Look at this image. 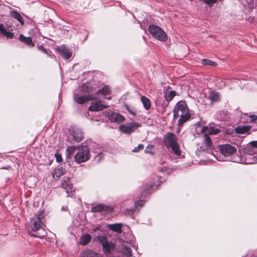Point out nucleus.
Instances as JSON below:
<instances>
[{
  "label": "nucleus",
  "mask_w": 257,
  "mask_h": 257,
  "mask_svg": "<svg viewBox=\"0 0 257 257\" xmlns=\"http://www.w3.org/2000/svg\"><path fill=\"white\" fill-rule=\"evenodd\" d=\"M108 226L111 230L117 233H120L122 231V224L121 223L109 224Z\"/></svg>",
  "instance_id": "28"
},
{
  "label": "nucleus",
  "mask_w": 257,
  "mask_h": 257,
  "mask_svg": "<svg viewBox=\"0 0 257 257\" xmlns=\"http://www.w3.org/2000/svg\"><path fill=\"white\" fill-rule=\"evenodd\" d=\"M100 227H101L100 225H98L95 228H93L92 230L93 231H95L96 230H100Z\"/></svg>",
  "instance_id": "45"
},
{
  "label": "nucleus",
  "mask_w": 257,
  "mask_h": 257,
  "mask_svg": "<svg viewBox=\"0 0 257 257\" xmlns=\"http://www.w3.org/2000/svg\"><path fill=\"white\" fill-rule=\"evenodd\" d=\"M0 33L8 39L12 38L14 36V34L11 33L9 31H8L5 28H4L3 24H0Z\"/></svg>",
  "instance_id": "21"
},
{
  "label": "nucleus",
  "mask_w": 257,
  "mask_h": 257,
  "mask_svg": "<svg viewBox=\"0 0 257 257\" xmlns=\"http://www.w3.org/2000/svg\"><path fill=\"white\" fill-rule=\"evenodd\" d=\"M112 207L102 204H98L91 208V212L93 213L100 212L105 211L107 213L111 212L113 211Z\"/></svg>",
  "instance_id": "10"
},
{
  "label": "nucleus",
  "mask_w": 257,
  "mask_h": 257,
  "mask_svg": "<svg viewBox=\"0 0 257 257\" xmlns=\"http://www.w3.org/2000/svg\"><path fill=\"white\" fill-rule=\"evenodd\" d=\"M81 91L83 92H89L91 91L90 84L88 82L84 83L81 87Z\"/></svg>",
  "instance_id": "32"
},
{
  "label": "nucleus",
  "mask_w": 257,
  "mask_h": 257,
  "mask_svg": "<svg viewBox=\"0 0 257 257\" xmlns=\"http://www.w3.org/2000/svg\"><path fill=\"white\" fill-rule=\"evenodd\" d=\"M144 204V202L143 200H140L136 202L135 204V208H132L130 210H127L125 211V213L127 214H134L136 212L139 211V207H142Z\"/></svg>",
  "instance_id": "17"
},
{
  "label": "nucleus",
  "mask_w": 257,
  "mask_h": 257,
  "mask_svg": "<svg viewBox=\"0 0 257 257\" xmlns=\"http://www.w3.org/2000/svg\"><path fill=\"white\" fill-rule=\"evenodd\" d=\"M57 52L66 60L70 58L72 55V51L65 45L59 47L57 49Z\"/></svg>",
  "instance_id": "12"
},
{
  "label": "nucleus",
  "mask_w": 257,
  "mask_h": 257,
  "mask_svg": "<svg viewBox=\"0 0 257 257\" xmlns=\"http://www.w3.org/2000/svg\"><path fill=\"white\" fill-rule=\"evenodd\" d=\"M19 40L27 44L29 46L33 47L34 44L32 42V39L31 37H26L24 35L21 34L19 36Z\"/></svg>",
  "instance_id": "24"
},
{
  "label": "nucleus",
  "mask_w": 257,
  "mask_h": 257,
  "mask_svg": "<svg viewBox=\"0 0 257 257\" xmlns=\"http://www.w3.org/2000/svg\"><path fill=\"white\" fill-rule=\"evenodd\" d=\"M71 131L72 140L76 142H79L82 140L83 134L82 131L78 128H72Z\"/></svg>",
  "instance_id": "14"
},
{
  "label": "nucleus",
  "mask_w": 257,
  "mask_h": 257,
  "mask_svg": "<svg viewBox=\"0 0 257 257\" xmlns=\"http://www.w3.org/2000/svg\"><path fill=\"white\" fill-rule=\"evenodd\" d=\"M217 0H203V2L209 7H211L217 2Z\"/></svg>",
  "instance_id": "36"
},
{
  "label": "nucleus",
  "mask_w": 257,
  "mask_h": 257,
  "mask_svg": "<svg viewBox=\"0 0 257 257\" xmlns=\"http://www.w3.org/2000/svg\"><path fill=\"white\" fill-rule=\"evenodd\" d=\"M209 98L212 101H216L219 99V94L218 92L212 91L210 93Z\"/></svg>",
  "instance_id": "33"
},
{
  "label": "nucleus",
  "mask_w": 257,
  "mask_h": 257,
  "mask_svg": "<svg viewBox=\"0 0 257 257\" xmlns=\"http://www.w3.org/2000/svg\"><path fill=\"white\" fill-rule=\"evenodd\" d=\"M73 98L74 101L77 103L83 104L87 101L95 99V97L94 96L90 94L79 95L76 93H74Z\"/></svg>",
  "instance_id": "11"
},
{
  "label": "nucleus",
  "mask_w": 257,
  "mask_h": 257,
  "mask_svg": "<svg viewBox=\"0 0 257 257\" xmlns=\"http://www.w3.org/2000/svg\"><path fill=\"white\" fill-rule=\"evenodd\" d=\"M127 109L131 114H133V115H136V112L135 110H132V109H130L129 108H127Z\"/></svg>",
  "instance_id": "43"
},
{
  "label": "nucleus",
  "mask_w": 257,
  "mask_h": 257,
  "mask_svg": "<svg viewBox=\"0 0 257 257\" xmlns=\"http://www.w3.org/2000/svg\"><path fill=\"white\" fill-rule=\"evenodd\" d=\"M203 137V143L206 149H209L212 147V141L209 135L205 133H201Z\"/></svg>",
  "instance_id": "19"
},
{
  "label": "nucleus",
  "mask_w": 257,
  "mask_h": 257,
  "mask_svg": "<svg viewBox=\"0 0 257 257\" xmlns=\"http://www.w3.org/2000/svg\"><path fill=\"white\" fill-rule=\"evenodd\" d=\"M229 161H231V162H233V161L231 160L230 159H229Z\"/></svg>",
  "instance_id": "46"
},
{
  "label": "nucleus",
  "mask_w": 257,
  "mask_h": 257,
  "mask_svg": "<svg viewBox=\"0 0 257 257\" xmlns=\"http://www.w3.org/2000/svg\"><path fill=\"white\" fill-rule=\"evenodd\" d=\"M97 240L102 246L103 253L105 254H110L115 249L114 244L107 240L104 235H100L97 237Z\"/></svg>",
  "instance_id": "5"
},
{
  "label": "nucleus",
  "mask_w": 257,
  "mask_h": 257,
  "mask_svg": "<svg viewBox=\"0 0 257 257\" xmlns=\"http://www.w3.org/2000/svg\"><path fill=\"white\" fill-rule=\"evenodd\" d=\"M153 148V146L152 145H149L148 146L146 150H145V152L147 153H150V154H153L152 152H151L149 149V148H151V149H152Z\"/></svg>",
  "instance_id": "40"
},
{
  "label": "nucleus",
  "mask_w": 257,
  "mask_h": 257,
  "mask_svg": "<svg viewBox=\"0 0 257 257\" xmlns=\"http://www.w3.org/2000/svg\"><path fill=\"white\" fill-rule=\"evenodd\" d=\"M90 149L88 146H81L77 148V152L74 156V161L80 164L89 160L90 158Z\"/></svg>",
  "instance_id": "4"
},
{
  "label": "nucleus",
  "mask_w": 257,
  "mask_h": 257,
  "mask_svg": "<svg viewBox=\"0 0 257 257\" xmlns=\"http://www.w3.org/2000/svg\"><path fill=\"white\" fill-rule=\"evenodd\" d=\"M105 115L111 122L120 123L124 120V117L119 113L110 111L103 112Z\"/></svg>",
  "instance_id": "9"
},
{
  "label": "nucleus",
  "mask_w": 257,
  "mask_h": 257,
  "mask_svg": "<svg viewBox=\"0 0 257 257\" xmlns=\"http://www.w3.org/2000/svg\"><path fill=\"white\" fill-rule=\"evenodd\" d=\"M45 217L44 211H39L31 219L29 234L31 236L43 238L46 235L47 231L45 229Z\"/></svg>",
  "instance_id": "1"
},
{
  "label": "nucleus",
  "mask_w": 257,
  "mask_h": 257,
  "mask_svg": "<svg viewBox=\"0 0 257 257\" xmlns=\"http://www.w3.org/2000/svg\"><path fill=\"white\" fill-rule=\"evenodd\" d=\"M144 148V145L143 144H139L137 147L135 148L133 150V152L137 153L140 150H143Z\"/></svg>",
  "instance_id": "38"
},
{
  "label": "nucleus",
  "mask_w": 257,
  "mask_h": 257,
  "mask_svg": "<svg viewBox=\"0 0 257 257\" xmlns=\"http://www.w3.org/2000/svg\"><path fill=\"white\" fill-rule=\"evenodd\" d=\"M148 30L150 34L157 39L162 41H165L167 40V36L165 32L157 25H150Z\"/></svg>",
  "instance_id": "6"
},
{
  "label": "nucleus",
  "mask_w": 257,
  "mask_h": 257,
  "mask_svg": "<svg viewBox=\"0 0 257 257\" xmlns=\"http://www.w3.org/2000/svg\"><path fill=\"white\" fill-rule=\"evenodd\" d=\"M141 99L144 108L146 110H149L151 106V103L150 99L145 96H142Z\"/></svg>",
  "instance_id": "26"
},
{
  "label": "nucleus",
  "mask_w": 257,
  "mask_h": 257,
  "mask_svg": "<svg viewBox=\"0 0 257 257\" xmlns=\"http://www.w3.org/2000/svg\"><path fill=\"white\" fill-rule=\"evenodd\" d=\"M249 117L251 118L252 121H255L257 120V116L255 115H250Z\"/></svg>",
  "instance_id": "41"
},
{
  "label": "nucleus",
  "mask_w": 257,
  "mask_h": 257,
  "mask_svg": "<svg viewBox=\"0 0 257 257\" xmlns=\"http://www.w3.org/2000/svg\"><path fill=\"white\" fill-rule=\"evenodd\" d=\"M107 106L103 104L100 100L93 101L88 109L92 111H98L106 108Z\"/></svg>",
  "instance_id": "13"
},
{
  "label": "nucleus",
  "mask_w": 257,
  "mask_h": 257,
  "mask_svg": "<svg viewBox=\"0 0 257 257\" xmlns=\"http://www.w3.org/2000/svg\"><path fill=\"white\" fill-rule=\"evenodd\" d=\"M39 49L42 50L44 53L48 54V51L47 49H45L43 47L40 46L39 47Z\"/></svg>",
  "instance_id": "42"
},
{
  "label": "nucleus",
  "mask_w": 257,
  "mask_h": 257,
  "mask_svg": "<svg viewBox=\"0 0 257 257\" xmlns=\"http://www.w3.org/2000/svg\"><path fill=\"white\" fill-rule=\"evenodd\" d=\"M64 174V170L63 168L61 167L59 168L56 169L53 172V178L54 179H59L61 176Z\"/></svg>",
  "instance_id": "27"
},
{
  "label": "nucleus",
  "mask_w": 257,
  "mask_h": 257,
  "mask_svg": "<svg viewBox=\"0 0 257 257\" xmlns=\"http://www.w3.org/2000/svg\"><path fill=\"white\" fill-rule=\"evenodd\" d=\"M247 151L249 155L257 153V141H251L249 144Z\"/></svg>",
  "instance_id": "20"
},
{
  "label": "nucleus",
  "mask_w": 257,
  "mask_h": 257,
  "mask_svg": "<svg viewBox=\"0 0 257 257\" xmlns=\"http://www.w3.org/2000/svg\"><path fill=\"white\" fill-rule=\"evenodd\" d=\"M219 150L224 157H228L234 154L236 151V149L230 145L225 144L220 146Z\"/></svg>",
  "instance_id": "8"
},
{
  "label": "nucleus",
  "mask_w": 257,
  "mask_h": 257,
  "mask_svg": "<svg viewBox=\"0 0 257 257\" xmlns=\"http://www.w3.org/2000/svg\"><path fill=\"white\" fill-rule=\"evenodd\" d=\"M76 149L75 146L69 147L66 150V157L70 158Z\"/></svg>",
  "instance_id": "34"
},
{
  "label": "nucleus",
  "mask_w": 257,
  "mask_h": 257,
  "mask_svg": "<svg viewBox=\"0 0 257 257\" xmlns=\"http://www.w3.org/2000/svg\"><path fill=\"white\" fill-rule=\"evenodd\" d=\"M203 64H207L212 66H216L217 65L216 62L211 61L210 60L205 59L203 61Z\"/></svg>",
  "instance_id": "37"
},
{
  "label": "nucleus",
  "mask_w": 257,
  "mask_h": 257,
  "mask_svg": "<svg viewBox=\"0 0 257 257\" xmlns=\"http://www.w3.org/2000/svg\"><path fill=\"white\" fill-rule=\"evenodd\" d=\"M80 257H101V255L94 251L87 249L80 253Z\"/></svg>",
  "instance_id": "16"
},
{
  "label": "nucleus",
  "mask_w": 257,
  "mask_h": 257,
  "mask_svg": "<svg viewBox=\"0 0 257 257\" xmlns=\"http://www.w3.org/2000/svg\"><path fill=\"white\" fill-rule=\"evenodd\" d=\"M176 95L175 91L171 90L170 91H167L164 94L165 98L167 101H170Z\"/></svg>",
  "instance_id": "30"
},
{
  "label": "nucleus",
  "mask_w": 257,
  "mask_h": 257,
  "mask_svg": "<svg viewBox=\"0 0 257 257\" xmlns=\"http://www.w3.org/2000/svg\"><path fill=\"white\" fill-rule=\"evenodd\" d=\"M61 186L68 193L71 192L72 190V184L70 183L69 178H65L62 180Z\"/></svg>",
  "instance_id": "18"
},
{
  "label": "nucleus",
  "mask_w": 257,
  "mask_h": 257,
  "mask_svg": "<svg viewBox=\"0 0 257 257\" xmlns=\"http://www.w3.org/2000/svg\"><path fill=\"white\" fill-rule=\"evenodd\" d=\"M141 126V124L140 123L132 122L121 125L118 128L120 131L124 134H131L136 128L140 127Z\"/></svg>",
  "instance_id": "7"
},
{
  "label": "nucleus",
  "mask_w": 257,
  "mask_h": 257,
  "mask_svg": "<svg viewBox=\"0 0 257 257\" xmlns=\"http://www.w3.org/2000/svg\"><path fill=\"white\" fill-rule=\"evenodd\" d=\"M157 185H158V184H156L155 183H151L150 185V187L147 188V189L149 190V189L153 188L154 186H157Z\"/></svg>",
  "instance_id": "44"
},
{
  "label": "nucleus",
  "mask_w": 257,
  "mask_h": 257,
  "mask_svg": "<svg viewBox=\"0 0 257 257\" xmlns=\"http://www.w3.org/2000/svg\"><path fill=\"white\" fill-rule=\"evenodd\" d=\"M91 236L88 234H85L82 235L80 239V243L83 245H85L88 244L91 241Z\"/></svg>",
  "instance_id": "25"
},
{
  "label": "nucleus",
  "mask_w": 257,
  "mask_h": 257,
  "mask_svg": "<svg viewBox=\"0 0 257 257\" xmlns=\"http://www.w3.org/2000/svg\"><path fill=\"white\" fill-rule=\"evenodd\" d=\"M220 132V130L216 127L205 126L201 129V133H205L208 135H217Z\"/></svg>",
  "instance_id": "15"
},
{
  "label": "nucleus",
  "mask_w": 257,
  "mask_h": 257,
  "mask_svg": "<svg viewBox=\"0 0 257 257\" xmlns=\"http://www.w3.org/2000/svg\"><path fill=\"white\" fill-rule=\"evenodd\" d=\"M250 128V126L248 125L238 126L235 128V131L237 134H244L247 133Z\"/></svg>",
  "instance_id": "23"
},
{
  "label": "nucleus",
  "mask_w": 257,
  "mask_h": 257,
  "mask_svg": "<svg viewBox=\"0 0 257 257\" xmlns=\"http://www.w3.org/2000/svg\"><path fill=\"white\" fill-rule=\"evenodd\" d=\"M110 90L109 88L107 86H104L101 89H100L98 91V93H101L103 96L105 97V98L110 99L111 97H107V95L110 94Z\"/></svg>",
  "instance_id": "29"
},
{
  "label": "nucleus",
  "mask_w": 257,
  "mask_h": 257,
  "mask_svg": "<svg viewBox=\"0 0 257 257\" xmlns=\"http://www.w3.org/2000/svg\"><path fill=\"white\" fill-rule=\"evenodd\" d=\"M10 15L13 18L18 20V21L21 24V26L24 25V22L23 18L20 14L15 11H12L11 12Z\"/></svg>",
  "instance_id": "22"
},
{
  "label": "nucleus",
  "mask_w": 257,
  "mask_h": 257,
  "mask_svg": "<svg viewBox=\"0 0 257 257\" xmlns=\"http://www.w3.org/2000/svg\"><path fill=\"white\" fill-rule=\"evenodd\" d=\"M174 118L180 117L178 125L181 126L190 117L189 109L184 101H179L177 103L173 111Z\"/></svg>",
  "instance_id": "2"
},
{
  "label": "nucleus",
  "mask_w": 257,
  "mask_h": 257,
  "mask_svg": "<svg viewBox=\"0 0 257 257\" xmlns=\"http://www.w3.org/2000/svg\"><path fill=\"white\" fill-rule=\"evenodd\" d=\"M164 143L165 145L177 156H180L181 151L180 149V146L177 143V139L175 135L172 133H168L164 136Z\"/></svg>",
  "instance_id": "3"
},
{
  "label": "nucleus",
  "mask_w": 257,
  "mask_h": 257,
  "mask_svg": "<svg viewBox=\"0 0 257 257\" xmlns=\"http://www.w3.org/2000/svg\"><path fill=\"white\" fill-rule=\"evenodd\" d=\"M55 157L56 158V161L58 163H60L62 161V158L60 154L58 153H56L55 154Z\"/></svg>",
  "instance_id": "39"
},
{
  "label": "nucleus",
  "mask_w": 257,
  "mask_h": 257,
  "mask_svg": "<svg viewBox=\"0 0 257 257\" xmlns=\"http://www.w3.org/2000/svg\"><path fill=\"white\" fill-rule=\"evenodd\" d=\"M121 252L123 257H132V251L129 247L125 246H122L121 248Z\"/></svg>",
  "instance_id": "31"
},
{
  "label": "nucleus",
  "mask_w": 257,
  "mask_h": 257,
  "mask_svg": "<svg viewBox=\"0 0 257 257\" xmlns=\"http://www.w3.org/2000/svg\"><path fill=\"white\" fill-rule=\"evenodd\" d=\"M248 159H251V161H247V158H246V160L247 161L246 163L247 164H255L257 163V156H248Z\"/></svg>",
  "instance_id": "35"
}]
</instances>
